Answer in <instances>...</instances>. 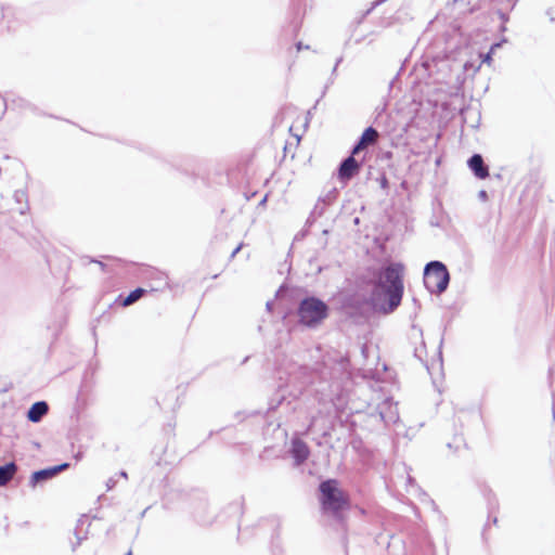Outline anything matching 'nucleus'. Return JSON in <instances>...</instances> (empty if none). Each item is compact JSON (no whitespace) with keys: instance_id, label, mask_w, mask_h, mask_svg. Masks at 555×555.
<instances>
[{"instance_id":"nucleus-3","label":"nucleus","mask_w":555,"mask_h":555,"mask_svg":"<svg viewBox=\"0 0 555 555\" xmlns=\"http://www.w3.org/2000/svg\"><path fill=\"white\" fill-rule=\"evenodd\" d=\"M450 275L447 267L440 261H431L424 270V283L430 293L441 294L449 284Z\"/></svg>"},{"instance_id":"nucleus-5","label":"nucleus","mask_w":555,"mask_h":555,"mask_svg":"<svg viewBox=\"0 0 555 555\" xmlns=\"http://www.w3.org/2000/svg\"><path fill=\"white\" fill-rule=\"evenodd\" d=\"M379 416L386 424L396 423L399 420L397 404L390 399L385 400L379 406Z\"/></svg>"},{"instance_id":"nucleus-15","label":"nucleus","mask_w":555,"mask_h":555,"mask_svg":"<svg viewBox=\"0 0 555 555\" xmlns=\"http://www.w3.org/2000/svg\"><path fill=\"white\" fill-rule=\"evenodd\" d=\"M487 197H488V195H487L486 191L482 190V191L479 192V198L480 199L486 201Z\"/></svg>"},{"instance_id":"nucleus-8","label":"nucleus","mask_w":555,"mask_h":555,"mask_svg":"<svg viewBox=\"0 0 555 555\" xmlns=\"http://www.w3.org/2000/svg\"><path fill=\"white\" fill-rule=\"evenodd\" d=\"M67 466H68V464H62V465H59V466H55V467H52V468L35 472L31 475L30 482L33 485H36L38 482L48 480V479L52 478L53 476H55L61 470L65 469Z\"/></svg>"},{"instance_id":"nucleus-12","label":"nucleus","mask_w":555,"mask_h":555,"mask_svg":"<svg viewBox=\"0 0 555 555\" xmlns=\"http://www.w3.org/2000/svg\"><path fill=\"white\" fill-rule=\"evenodd\" d=\"M17 467L14 463L0 466V487L5 486L14 477Z\"/></svg>"},{"instance_id":"nucleus-4","label":"nucleus","mask_w":555,"mask_h":555,"mask_svg":"<svg viewBox=\"0 0 555 555\" xmlns=\"http://www.w3.org/2000/svg\"><path fill=\"white\" fill-rule=\"evenodd\" d=\"M327 307L324 302L315 298L302 300L299 307L300 321L312 326L321 322L326 317Z\"/></svg>"},{"instance_id":"nucleus-6","label":"nucleus","mask_w":555,"mask_h":555,"mask_svg":"<svg viewBox=\"0 0 555 555\" xmlns=\"http://www.w3.org/2000/svg\"><path fill=\"white\" fill-rule=\"evenodd\" d=\"M359 167H360L359 162L354 158V155L351 154V156L346 158L339 167L340 180L351 179L358 172Z\"/></svg>"},{"instance_id":"nucleus-16","label":"nucleus","mask_w":555,"mask_h":555,"mask_svg":"<svg viewBox=\"0 0 555 555\" xmlns=\"http://www.w3.org/2000/svg\"><path fill=\"white\" fill-rule=\"evenodd\" d=\"M242 248V245H238L231 254V258H234L236 256V254L241 250Z\"/></svg>"},{"instance_id":"nucleus-17","label":"nucleus","mask_w":555,"mask_h":555,"mask_svg":"<svg viewBox=\"0 0 555 555\" xmlns=\"http://www.w3.org/2000/svg\"><path fill=\"white\" fill-rule=\"evenodd\" d=\"M296 47H297V51H300V50H302V49H304V46H302V43H301V42L297 43V46H296ZM305 49H309V47L307 46V47H305Z\"/></svg>"},{"instance_id":"nucleus-2","label":"nucleus","mask_w":555,"mask_h":555,"mask_svg":"<svg viewBox=\"0 0 555 555\" xmlns=\"http://www.w3.org/2000/svg\"><path fill=\"white\" fill-rule=\"evenodd\" d=\"M321 501L325 513L338 516L347 506L344 492L338 488L337 481L327 480L321 483Z\"/></svg>"},{"instance_id":"nucleus-7","label":"nucleus","mask_w":555,"mask_h":555,"mask_svg":"<svg viewBox=\"0 0 555 555\" xmlns=\"http://www.w3.org/2000/svg\"><path fill=\"white\" fill-rule=\"evenodd\" d=\"M377 137H378V133L377 131L372 128V127H369L364 130V132L362 133L359 142L357 143V145L353 147L352 150V154L353 155H357L359 154L362 150H364L369 144H372L374 143L376 140H377Z\"/></svg>"},{"instance_id":"nucleus-10","label":"nucleus","mask_w":555,"mask_h":555,"mask_svg":"<svg viewBox=\"0 0 555 555\" xmlns=\"http://www.w3.org/2000/svg\"><path fill=\"white\" fill-rule=\"evenodd\" d=\"M292 454L296 461V464L299 465L308 459L309 449L302 440L294 439L292 442Z\"/></svg>"},{"instance_id":"nucleus-18","label":"nucleus","mask_w":555,"mask_h":555,"mask_svg":"<svg viewBox=\"0 0 555 555\" xmlns=\"http://www.w3.org/2000/svg\"><path fill=\"white\" fill-rule=\"evenodd\" d=\"M120 476L124 477V478H127V473L126 472H121Z\"/></svg>"},{"instance_id":"nucleus-1","label":"nucleus","mask_w":555,"mask_h":555,"mask_svg":"<svg viewBox=\"0 0 555 555\" xmlns=\"http://www.w3.org/2000/svg\"><path fill=\"white\" fill-rule=\"evenodd\" d=\"M403 270L401 263H390L380 270L372 295L376 311L388 314L400 306L404 289Z\"/></svg>"},{"instance_id":"nucleus-14","label":"nucleus","mask_w":555,"mask_h":555,"mask_svg":"<svg viewBox=\"0 0 555 555\" xmlns=\"http://www.w3.org/2000/svg\"><path fill=\"white\" fill-rule=\"evenodd\" d=\"M499 47H500V44H499V43H498V44H493V46L491 47L490 52L483 55L482 62H483V63H487V64H489V65H490V64H491V61H492V56H491V54H492V53H493V51H494L496 48H499Z\"/></svg>"},{"instance_id":"nucleus-9","label":"nucleus","mask_w":555,"mask_h":555,"mask_svg":"<svg viewBox=\"0 0 555 555\" xmlns=\"http://www.w3.org/2000/svg\"><path fill=\"white\" fill-rule=\"evenodd\" d=\"M468 166L479 179H485L489 176L488 168L485 166L483 159L479 154H475L468 159Z\"/></svg>"},{"instance_id":"nucleus-11","label":"nucleus","mask_w":555,"mask_h":555,"mask_svg":"<svg viewBox=\"0 0 555 555\" xmlns=\"http://www.w3.org/2000/svg\"><path fill=\"white\" fill-rule=\"evenodd\" d=\"M48 412V404L44 401L36 402L28 411V418L31 422H39Z\"/></svg>"},{"instance_id":"nucleus-13","label":"nucleus","mask_w":555,"mask_h":555,"mask_svg":"<svg viewBox=\"0 0 555 555\" xmlns=\"http://www.w3.org/2000/svg\"><path fill=\"white\" fill-rule=\"evenodd\" d=\"M145 293V291L143 288H137L134 291H132L122 301V306L124 307H127V306H130L132 304H134L137 300H139L142 295Z\"/></svg>"}]
</instances>
